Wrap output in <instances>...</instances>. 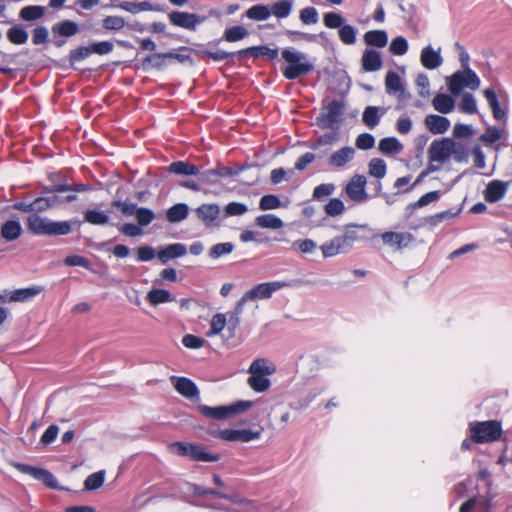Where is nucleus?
<instances>
[{
	"label": "nucleus",
	"mask_w": 512,
	"mask_h": 512,
	"mask_svg": "<svg viewBox=\"0 0 512 512\" xmlns=\"http://www.w3.org/2000/svg\"><path fill=\"white\" fill-rule=\"evenodd\" d=\"M167 171L171 174L181 176H193L199 174V168L188 161H174L168 167Z\"/></svg>",
	"instance_id": "nucleus-31"
},
{
	"label": "nucleus",
	"mask_w": 512,
	"mask_h": 512,
	"mask_svg": "<svg viewBox=\"0 0 512 512\" xmlns=\"http://www.w3.org/2000/svg\"><path fill=\"white\" fill-rule=\"evenodd\" d=\"M408 48H409V45H408L407 39L403 36H397L394 39H392L390 46H389V51L393 55L401 56V55L406 54V52L408 51Z\"/></svg>",
	"instance_id": "nucleus-64"
},
{
	"label": "nucleus",
	"mask_w": 512,
	"mask_h": 512,
	"mask_svg": "<svg viewBox=\"0 0 512 512\" xmlns=\"http://www.w3.org/2000/svg\"><path fill=\"white\" fill-rule=\"evenodd\" d=\"M253 406V402L249 400H240L230 405H221L210 407L200 404L198 410L206 417L215 420H223L232 415L242 413Z\"/></svg>",
	"instance_id": "nucleus-9"
},
{
	"label": "nucleus",
	"mask_w": 512,
	"mask_h": 512,
	"mask_svg": "<svg viewBox=\"0 0 512 512\" xmlns=\"http://www.w3.org/2000/svg\"><path fill=\"white\" fill-rule=\"evenodd\" d=\"M355 154L353 147L345 146L331 154L329 158V165L333 167H343L348 163Z\"/></svg>",
	"instance_id": "nucleus-35"
},
{
	"label": "nucleus",
	"mask_w": 512,
	"mask_h": 512,
	"mask_svg": "<svg viewBox=\"0 0 512 512\" xmlns=\"http://www.w3.org/2000/svg\"><path fill=\"white\" fill-rule=\"evenodd\" d=\"M450 93L458 96L464 88L476 90L480 86V78L471 68L461 69L446 78Z\"/></svg>",
	"instance_id": "nucleus-7"
},
{
	"label": "nucleus",
	"mask_w": 512,
	"mask_h": 512,
	"mask_svg": "<svg viewBox=\"0 0 512 512\" xmlns=\"http://www.w3.org/2000/svg\"><path fill=\"white\" fill-rule=\"evenodd\" d=\"M376 235L368 224L349 223L344 226L343 235H339L323 243L320 249L324 258L348 253L356 242L374 239Z\"/></svg>",
	"instance_id": "nucleus-1"
},
{
	"label": "nucleus",
	"mask_w": 512,
	"mask_h": 512,
	"mask_svg": "<svg viewBox=\"0 0 512 512\" xmlns=\"http://www.w3.org/2000/svg\"><path fill=\"white\" fill-rule=\"evenodd\" d=\"M226 323H227L226 315L223 313H216L215 315H213V317L211 319L210 328H209L208 332L206 333V335L208 337L218 335L219 333H221L224 330V328L226 327Z\"/></svg>",
	"instance_id": "nucleus-54"
},
{
	"label": "nucleus",
	"mask_w": 512,
	"mask_h": 512,
	"mask_svg": "<svg viewBox=\"0 0 512 512\" xmlns=\"http://www.w3.org/2000/svg\"><path fill=\"white\" fill-rule=\"evenodd\" d=\"M367 184L364 175H354L345 187L347 196L355 202H363L368 199V194L365 190Z\"/></svg>",
	"instance_id": "nucleus-18"
},
{
	"label": "nucleus",
	"mask_w": 512,
	"mask_h": 512,
	"mask_svg": "<svg viewBox=\"0 0 512 512\" xmlns=\"http://www.w3.org/2000/svg\"><path fill=\"white\" fill-rule=\"evenodd\" d=\"M60 193L61 192H54L53 194L46 196L51 209L59 207L66 203L74 202L78 198L77 194H67L66 196H61Z\"/></svg>",
	"instance_id": "nucleus-56"
},
{
	"label": "nucleus",
	"mask_w": 512,
	"mask_h": 512,
	"mask_svg": "<svg viewBox=\"0 0 512 512\" xmlns=\"http://www.w3.org/2000/svg\"><path fill=\"white\" fill-rule=\"evenodd\" d=\"M383 114L384 112H380L379 107L367 106L363 112L362 121L366 126L373 129L379 124L380 118Z\"/></svg>",
	"instance_id": "nucleus-45"
},
{
	"label": "nucleus",
	"mask_w": 512,
	"mask_h": 512,
	"mask_svg": "<svg viewBox=\"0 0 512 512\" xmlns=\"http://www.w3.org/2000/svg\"><path fill=\"white\" fill-rule=\"evenodd\" d=\"M258 167V164L256 162L254 163H244V164H236L233 167H225L220 166L218 167L219 175L220 177H235L239 175L242 171H245L247 169Z\"/></svg>",
	"instance_id": "nucleus-52"
},
{
	"label": "nucleus",
	"mask_w": 512,
	"mask_h": 512,
	"mask_svg": "<svg viewBox=\"0 0 512 512\" xmlns=\"http://www.w3.org/2000/svg\"><path fill=\"white\" fill-rule=\"evenodd\" d=\"M386 92L388 94L400 93V98H406L410 94L405 93V88L401 83L400 76L393 70L388 71L385 77Z\"/></svg>",
	"instance_id": "nucleus-32"
},
{
	"label": "nucleus",
	"mask_w": 512,
	"mask_h": 512,
	"mask_svg": "<svg viewBox=\"0 0 512 512\" xmlns=\"http://www.w3.org/2000/svg\"><path fill=\"white\" fill-rule=\"evenodd\" d=\"M368 173L370 176L380 180L387 173V164L381 158H372L368 163Z\"/></svg>",
	"instance_id": "nucleus-49"
},
{
	"label": "nucleus",
	"mask_w": 512,
	"mask_h": 512,
	"mask_svg": "<svg viewBox=\"0 0 512 512\" xmlns=\"http://www.w3.org/2000/svg\"><path fill=\"white\" fill-rule=\"evenodd\" d=\"M248 35L249 31L244 26L236 25L226 28L221 39L209 41L207 45L215 46L222 40L227 42H237L246 38Z\"/></svg>",
	"instance_id": "nucleus-28"
},
{
	"label": "nucleus",
	"mask_w": 512,
	"mask_h": 512,
	"mask_svg": "<svg viewBox=\"0 0 512 512\" xmlns=\"http://www.w3.org/2000/svg\"><path fill=\"white\" fill-rule=\"evenodd\" d=\"M28 231L35 236H64L71 233V223L68 221H54L38 214H29L26 219Z\"/></svg>",
	"instance_id": "nucleus-3"
},
{
	"label": "nucleus",
	"mask_w": 512,
	"mask_h": 512,
	"mask_svg": "<svg viewBox=\"0 0 512 512\" xmlns=\"http://www.w3.org/2000/svg\"><path fill=\"white\" fill-rule=\"evenodd\" d=\"M362 69L365 72H375L382 68L383 61L380 52L374 49H366L363 52L362 58Z\"/></svg>",
	"instance_id": "nucleus-27"
},
{
	"label": "nucleus",
	"mask_w": 512,
	"mask_h": 512,
	"mask_svg": "<svg viewBox=\"0 0 512 512\" xmlns=\"http://www.w3.org/2000/svg\"><path fill=\"white\" fill-rule=\"evenodd\" d=\"M187 253V246L184 243H173L165 246L158 252V259L161 263L166 264L172 259L185 256Z\"/></svg>",
	"instance_id": "nucleus-25"
},
{
	"label": "nucleus",
	"mask_w": 512,
	"mask_h": 512,
	"mask_svg": "<svg viewBox=\"0 0 512 512\" xmlns=\"http://www.w3.org/2000/svg\"><path fill=\"white\" fill-rule=\"evenodd\" d=\"M281 57L286 63L281 67V72L287 80L299 79L312 73L315 69L314 64L308 60L306 53L297 51L292 47L282 49Z\"/></svg>",
	"instance_id": "nucleus-2"
},
{
	"label": "nucleus",
	"mask_w": 512,
	"mask_h": 512,
	"mask_svg": "<svg viewBox=\"0 0 512 512\" xmlns=\"http://www.w3.org/2000/svg\"><path fill=\"white\" fill-rule=\"evenodd\" d=\"M299 19L304 25H315L319 21V13L313 6H308L300 10Z\"/></svg>",
	"instance_id": "nucleus-57"
},
{
	"label": "nucleus",
	"mask_w": 512,
	"mask_h": 512,
	"mask_svg": "<svg viewBox=\"0 0 512 512\" xmlns=\"http://www.w3.org/2000/svg\"><path fill=\"white\" fill-rule=\"evenodd\" d=\"M294 0H278L270 6L271 15L278 19H285L290 16Z\"/></svg>",
	"instance_id": "nucleus-44"
},
{
	"label": "nucleus",
	"mask_w": 512,
	"mask_h": 512,
	"mask_svg": "<svg viewBox=\"0 0 512 512\" xmlns=\"http://www.w3.org/2000/svg\"><path fill=\"white\" fill-rule=\"evenodd\" d=\"M404 146L396 137H385L379 141L378 150L384 155H396L402 152Z\"/></svg>",
	"instance_id": "nucleus-38"
},
{
	"label": "nucleus",
	"mask_w": 512,
	"mask_h": 512,
	"mask_svg": "<svg viewBox=\"0 0 512 512\" xmlns=\"http://www.w3.org/2000/svg\"><path fill=\"white\" fill-rule=\"evenodd\" d=\"M196 216L203 222L205 227H220L221 221L219 216L221 213L220 206L216 203H204L195 209Z\"/></svg>",
	"instance_id": "nucleus-17"
},
{
	"label": "nucleus",
	"mask_w": 512,
	"mask_h": 512,
	"mask_svg": "<svg viewBox=\"0 0 512 512\" xmlns=\"http://www.w3.org/2000/svg\"><path fill=\"white\" fill-rule=\"evenodd\" d=\"M345 210L344 202L340 198H331L324 206L325 213L330 217L341 215Z\"/></svg>",
	"instance_id": "nucleus-63"
},
{
	"label": "nucleus",
	"mask_w": 512,
	"mask_h": 512,
	"mask_svg": "<svg viewBox=\"0 0 512 512\" xmlns=\"http://www.w3.org/2000/svg\"><path fill=\"white\" fill-rule=\"evenodd\" d=\"M453 96L454 95H448L443 93L437 94L432 101L435 110L442 114H448L452 112L455 106Z\"/></svg>",
	"instance_id": "nucleus-39"
},
{
	"label": "nucleus",
	"mask_w": 512,
	"mask_h": 512,
	"mask_svg": "<svg viewBox=\"0 0 512 512\" xmlns=\"http://www.w3.org/2000/svg\"><path fill=\"white\" fill-rule=\"evenodd\" d=\"M289 285L290 284L285 281L264 282L253 286L250 290L246 291L245 294L250 301L270 299L274 292L288 287Z\"/></svg>",
	"instance_id": "nucleus-14"
},
{
	"label": "nucleus",
	"mask_w": 512,
	"mask_h": 512,
	"mask_svg": "<svg viewBox=\"0 0 512 512\" xmlns=\"http://www.w3.org/2000/svg\"><path fill=\"white\" fill-rule=\"evenodd\" d=\"M382 241L385 245L402 249L407 247L413 242L414 237L411 233H400V232H384L381 234Z\"/></svg>",
	"instance_id": "nucleus-23"
},
{
	"label": "nucleus",
	"mask_w": 512,
	"mask_h": 512,
	"mask_svg": "<svg viewBox=\"0 0 512 512\" xmlns=\"http://www.w3.org/2000/svg\"><path fill=\"white\" fill-rule=\"evenodd\" d=\"M214 438H219L230 442L247 443L260 438V431H252L251 429H224L221 432H212Z\"/></svg>",
	"instance_id": "nucleus-16"
},
{
	"label": "nucleus",
	"mask_w": 512,
	"mask_h": 512,
	"mask_svg": "<svg viewBox=\"0 0 512 512\" xmlns=\"http://www.w3.org/2000/svg\"><path fill=\"white\" fill-rule=\"evenodd\" d=\"M189 206L186 203H176L166 210V219L170 223H179L189 215Z\"/></svg>",
	"instance_id": "nucleus-36"
},
{
	"label": "nucleus",
	"mask_w": 512,
	"mask_h": 512,
	"mask_svg": "<svg viewBox=\"0 0 512 512\" xmlns=\"http://www.w3.org/2000/svg\"><path fill=\"white\" fill-rule=\"evenodd\" d=\"M323 24L329 29H338L339 39L344 44L353 45L356 42L357 29L347 24L345 18L340 13H324Z\"/></svg>",
	"instance_id": "nucleus-8"
},
{
	"label": "nucleus",
	"mask_w": 512,
	"mask_h": 512,
	"mask_svg": "<svg viewBox=\"0 0 512 512\" xmlns=\"http://www.w3.org/2000/svg\"><path fill=\"white\" fill-rule=\"evenodd\" d=\"M126 26V22L121 16H106L102 20V27L108 31H120Z\"/></svg>",
	"instance_id": "nucleus-62"
},
{
	"label": "nucleus",
	"mask_w": 512,
	"mask_h": 512,
	"mask_svg": "<svg viewBox=\"0 0 512 512\" xmlns=\"http://www.w3.org/2000/svg\"><path fill=\"white\" fill-rule=\"evenodd\" d=\"M425 124L432 134H443L450 127V120L445 116L429 114L425 118Z\"/></svg>",
	"instance_id": "nucleus-29"
},
{
	"label": "nucleus",
	"mask_w": 512,
	"mask_h": 512,
	"mask_svg": "<svg viewBox=\"0 0 512 512\" xmlns=\"http://www.w3.org/2000/svg\"><path fill=\"white\" fill-rule=\"evenodd\" d=\"M92 55V51L90 48V44L88 45H79L69 51L67 61L69 63V67L73 70H78L77 64L86 60Z\"/></svg>",
	"instance_id": "nucleus-30"
},
{
	"label": "nucleus",
	"mask_w": 512,
	"mask_h": 512,
	"mask_svg": "<svg viewBox=\"0 0 512 512\" xmlns=\"http://www.w3.org/2000/svg\"><path fill=\"white\" fill-rule=\"evenodd\" d=\"M170 62L167 59L166 52H155L146 56L141 61V68L144 71L155 69L157 71H163Z\"/></svg>",
	"instance_id": "nucleus-24"
},
{
	"label": "nucleus",
	"mask_w": 512,
	"mask_h": 512,
	"mask_svg": "<svg viewBox=\"0 0 512 512\" xmlns=\"http://www.w3.org/2000/svg\"><path fill=\"white\" fill-rule=\"evenodd\" d=\"M80 26L73 20H62L51 27L52 42L56 48H61L66 44V40L78 34Z\"/></svg>",
	"instance_id": "nucleus-11"
},
{
	"label": "nucleus",
	"mask_w": 512,
	"mask_h": 512,
	"mask_svg": "<svg viewBox=\"0 0 512 512\" xmlns=\"http://www.w3.org/2000/svg\"><path fill=\"white\" fill-rule=\"evenodd\" d=\"M255 223L261 228L267 229H280L283 227L284 223L281 218L274 214H263L255 219Z\"/></svg>",
	"instance_id": "nucleus-46"
},
{
	"label": "nucleus",
	"mask_w": 512,
	"mask_h": 512,
	"mask_svg": "<svg viewBox=\"0 0 512 512\" xmlns=\"http://www.w3.org/2000/svg\"><path fill=\"white\" fill-rule=\"evenodd\" d=\"M234 248L235 246L232 242L217 243L209 249L208 256L213 260H217L232 253Z\"/></svg>",
	"instance_id": "nucleus-51"
},
{
	"label": "nucleus",
	"mask_w": 512,
	"mask_h": 512,
	"mask_svg": "<svg viewBox=\"0 0 512 512\" xmlns=\"http://www.w3.org/2000/svg\"><path fill=\"white\" fill-rule=\"evenodd\" d=\"M167 16L170 24L173 26L184 28L190 31H195L197 26L204 23L207 19L206 16L178 10L169 12Z\"/></svg>",
	"instance_id": "nucleus-12"
},
{
	"label": "nucleus",
	"mask_w": 512,
	"mask_h": 512,
	"mask_svg": "<svg viewBox=\"0 0 512 512\" xmlns=\"http://www.w3.org/2000/svg\"><path fill=\"white\" fill-rule=\"evenodd\" d=\"M166 56L170 63L172 60H175L178 63L188 65L189 67H193L195 65V61L191 55L187 54V51H178V48L175 50L167 51Z\"/></svg>",
	"instance_id": "nucleus-55"
},
{
	"label": "nucleus",
	"mask_w": 512,
	"mask_h": 512,
	"mask_svg": "<svg viewBox=\"0 0 512 512\" xmlns=\"http://www.w3.org/2000/svg\"><path fill=\"white\" fill-rule=\"evenodd\" d=\"M484 96L492 109L493 117L497 121H505L507 119V112L500 108V103L496 92L493 88H487L484 90Z\"/></svg>",
	"instance_id": "nucleus-34"
},
{
	"label": "nucleus",
	"mask_w": 512,
	"mask_h": 512,
	"mask_svg": "<svg viewBox=\"0 0 512 512\" xmlns=\"http://www.w3.org/2000/svg\"><path fill=\"white\" fill-rule=\"evenodd\" d=\"M421 64L429 70H434L440 67L443 63V58L441 56V49L439 48L437 51L433 49L431 45L425 46L420 54Z\"/></svg>",
	"instance_id": "nucleus-22"
},
{
	"label": "nucleus",
	"mask_w": 512,
	"mask_h": 512,
	"mask_svg": "<svg viewBox=\"0 0 512 512\" xmlns=\"http://www.w3.org/2000/svg\"><path fill=\"white\" fill-rule=\"evenodd\" d=\"M171 382L176 391L182 396L192 399L199 396V389L194 381L184 376H172Z\"/></svg>",
	"instance_id": "nucleus-21"
},
{
	"label": "nucleus",
	"mask_w": 512,
	"mask_h": 512,
	"mask_svg": "<svg viewBox=\"0 0 512 512\" xmlns=\"http://www.w3.org/2000/svg\"><path fill=\"white\" fill-rule=\"evenodd\" d=\"M11 466L17 469L19 472L23 474L30 475L35 480H38L42 482L46 487L53 489V490H63V487H61L58 483L57 478L54 476L53 473H51L49 470L39 467H34L29 464L12 461Z\"/></svg>",
	"instance_id": "nucleus-10"
},
{
	"label": "nucleus",
	"mask_w": 512,
	"mask_h": 512,
	"mask_svg": "<svg viewBox=\"0 0 512 512\" xmlns=\"http://www.w3.org/2000/svg\"><path fill=\"white\" fill-rule=\"evenodd\" d=\"M146 299L153 306L176 300L175 296L166 289H151L147 293Z\"/></svg>",
	"instance_id": "nucleus-43"
},
{
	"label": "nucleus",
	"mask_w": 512,
	"mask_h": 512,
	"mask_svg": "<svg viewBox=\"0 0 512 512\" xmlns=\"http://www.w3.org/2000/svg\"><path fill=\"white\" fill-rule=\"evenodd\" d=\"M469 433L477 444L497 441L502 435V424L497 420L472 421L469 423Z\"/></svg>",
	"instance_id": "nucleus-5"
},
{
	"label": "nucleus",
	"mask_w": 512,
	"mask_h": 512,
	"mask_svg": "<svg viewBox=\"0 0 512 512\" xmlns=\"http://www.w3.org/2000/svg\"><path fill=\"white\" fill-rule=\"evenodd\" d=\"M317 248V244L312 239L295 240L291 244V249L302 254L313 253Z\"/></svg>",
	"instance_id": "nucleus-59"
},
{
	"label": "nucleus",
	"mask_w": 512,
	"mask_h": 512,
	"mask_svg": "<svg viewBox=\"0 0 512 512\" xmlns=\"http://www.w3.org/2000/svg\"><path fill=\"white\" fill-rule=\"evenodd\" d=\"M245 16L255 21H265L271 16L270 6L264 4H257L250 7Z\"/></svg>",
	"instance_id": "nucleus-47"
},
{
	"label": "nucleus",
	"mask_w": 512,
	"mask_h": 512,
	"mask_svg": "<svg viewBox=\"0 0 512 512\" xmlns=\"http://www.w3.org/2000/svg\"><path fill=\"white\" fill-rule=\"evenodd\" d=\"M459 109L462 113L469 115L477 113L478 109L475 97L471 93H464L459 105Z\"/></svg>",
	"instance_id": "nucleus-58"
},
{
	"label": "nucleus",
	"mask_w": 512,
	"mask_h": 512,
	"mask_svg": "<svg viewBox=\"0 0 512 512\" xmlns=\"http://www.w3.org/2000/svg\"><path fill=\"white\" fill-rule=\"evenodd\" d=\"M105 481V470H100L90 474L84 481V489L86 491H94L99 489Z\"/></svg>",
	"instance_id": "nucleus-53"
},
{
	"label": "nucleus",
	"mask_w": 512,
	"mask_h": 512,
	"mask_svg": "<svg viewBox=\"0 0 512 512\" xmlns=\"http://www.w3.org/2000/svg\"><path fill=\"white\" fill-rule=\"evenodd\" d=\"M194 47H188V46H180L178 47V51H187V53H194L200 58H203L204 56H208L212 60L216 62H220L223 60H227L229 58L233 57L232 52H226L222 50L218 51H211L204 48V44L202 43H194Z\"/></svg>",
	"instance_id": "nucleus-19"
},
{
	"label": "nucleus",
	"mask_w": 512,
	"mask_h": 512,
	"mask_svg": "<svg viewBox=\"0 0 512 512\" xmlns=\"http://www.w3.org/2000/svg\"><path fill=\"white\" fill-rule=\"evenodd\" d=\"M345 102L340 99H333L327 104L323 103L321 112L315 119L316 125L321 129L338 130L343 122Z\"/></svg>",
	"instance_id": "nucleus-4"
},
{
	"label": "nucleus",
	"mask_w": 512,
	"mask_h": 512,
	"mask_svg": "<svg viewBox=\"0 0 512 512\" xmlns=\"http://www.w3.org/2000/svg\"><path fill=\"white\" fill-rule=\"evenodd\" d=\"M47 8L41 5H27L20 9L18 17L21 21L34 22L44 17Z\"/></svg>",
	"instance_id": "nucleus-33"
},
{
	"label": "nucleus",
	"mask_w": 512,
	"mask_h": 512,
	"mask_svg": "<svg viewBox=\"0 0 512 512\" xmlns=\"http://www.w3.org/2000/svg\"><path fill=\"white\" fill-rule=\"evenodd\" d=\"M84 221L92 225L103 226L109 223V216L104 211H98L95 209H87L84 213Z\"/></svg>",
	"instance_id": "nucleus-48"
},
{
	"label": "nucleus",
	"mask_w": 512,
	"mask_h": 512,
	"mask_svg": "<svg viewBox=\"0 0 512 512\" xmlns=\"http://www.w3.org/2000/svg\"><path fill=\"white\" fill-rule=\"evenodd\" d=\"M282 206V202L278 195L266 194L263 195L259 201L260 210H273Z\"/></svg>",
	"instance_id": "nucleus-61"
},
{
	"label": "nucleus",
	"mask_w": 512,
	"mask_h": 512,
	"mask_svg": "<svg viewBox=\"0 0 512 512\" xmlns=\"http://www.w3.org/2000/svg\"><path fill=\"white\" fill-rule=\"evenodd\" d=\"M22 233L23 229L18 219L7 220L0 227V237L6 242L17 240Z\"/></svg>",
	"instance_id": "nucleus-26"
},
{
	"label": "nucleus",
	"mask_w": 512,
	"mask_h": 512,
	"mask_svg": "<svg viewBox=\"0 0 512 512\" xmlns=\"http://www.w3.org/2000/svg\"><path fill=\"white\" fill-rule=\"evenodd\" d=\"M170 449L175 454L188 457L190 460L196 462H216L221 458L220 454L209 453L202 444L198 443L176 441L170 445Z\"/></svg>",
	"instance_id": "nucleus-6"
},
{
	"label": "nucleus",
	"mask_w": 512,
	"mask_h": 512,
	"mask_svg": "<svg viewBox=\"0 0 512 512\" xmlns=\"http://www.w3.org/2000/svg\"><path fill=\"white\" fill-rule=\"evenodd\" d=\"M510 186V182H505L501 180H492L490 181L483 194L484 199L488 203H496L500 201L506 194L508 188Z\"/></svg>",
	"instance_id": "nucleus-20"
},
{
	"label": "nucleus",
	"mask_w": 512,
	"mask_h": 512,
	"mask_svg": "<svg viewBox=\"0 0 512 512\" xmlns=\"http://www.w3.org/2000/svg\"><path fill=\"white\" fill-rule=\"evenodd\" d=\"M233 57L244 58L247 56L255 59H266L267 61H274L278 58L279 49L278 47L271 48L268 45L250 46L235 52H232Z\"/></svg>",
	"instance_id": "nucleus-15"
},
{
	"label": "nucleus",
	"mask_w": 512,
	"mask_h": 512,
	"mask_svg": "<svg viewBox=\"0 0 512 512\" xmlns=\"http://www.w3.org/2000/svg\"><path fill=\"white\" fill-rule=\"evenodd\" d=\"M43 288L41 286H31L21 289H16L10 294V301L15 302H26L31 300L38 294L42 292Z\"/></svg>",
	"instance_id": "nucleus-41"
},
{
	"label": "nucleus",
	"mask_w": 512,
	"mask_h": 512,
	"mask_svg": "<svg viewBox=\"0 0 512 512\" xmlns=\"http://www.w3.org/2000/svg\"><path fill=\"white\" fill-rule=\"evenodd\" d=\"M249 386L258 393L267 391L271 386V381L266 375L251 374L248 378Z\"/></svg>",
	"instance_id": "nucleus-50"
},
{
	"label": "nucleus",
	"mask_w": 512,
	"mask_h": 512,
	"mask_svg": "<svg viewBox=\"0 0 512 512\" xmlns=\"http://www.w3.org/2000/svg\"><path fill=\"white\" fill-rule=\"evenodd\" d=\"M364 41L368 46L383 48L388 43V34L385 30H370L364 34Z\"/></svg>",
	"instance_id": "nucleus-42"
},
{
	"label": "nucleus",
	"mask_w": 512,
	"mask_h": 512,
	"mask_svg": "<svg viewBox=\"0 0 512 512\" xmlns=\"http://www.w3.org/2000/svg\"><path fill=\"white\" fill-rule=\"evenodd\" d=\"M137 223L141 227L148 226L156 217L154 211L148 207H137L135 212Z\"/></svg>",
	"instance_id": "nucleus-60"
},
{
	"label": "nucleus",
	"mask_w": 512,
	"mask_h": 512,
	"mask_svg": "<svg viewBox=\"0 0 512 512\" xmlns=\"http://www.w3.org/2000/svg\"><path fill=\"white\" fill-rule=\"evenodd\" d=\"M454 152V140L448 137L435 139L429 149L428 156L430 162L444 163Z\"/></svg>",
	"instance_id": "nucleus-13"
},
{
	"label": "nucleus",
	"mask_w": 512,
	"mask_h": 512,
	"mask_svg": "<svg viewBox=\"0 0 512 512\" xmlns=\"http://www.w3.org/2000/svg\"><path fill=\"white\" fill-rule=\"evenodd\" d=\"M462 211V207L457 209H447L441 212H438L434 215H430L424 218V223L430 225L431 227H436L444 220L451 219L457 217Z\"/></svg>",
	"instance_id": "nucleus-40"
},
{
	"label": "nucleus",
	"mask_w": 512,
	"mask_h": 512,
	"mask_svg": "<svg viewBox=\"0 0 512 512\" xmlns=\"http://www.w3.org/2000/svg\"><path fill=\"white\" fill-rule=\"evenodd\" d=\"M8 41L14 45L26 44L29 38V33L21 24H14L6 31Z\"/></svg>",
	"instance_id": "nucleus-37"
}]
</instances>
